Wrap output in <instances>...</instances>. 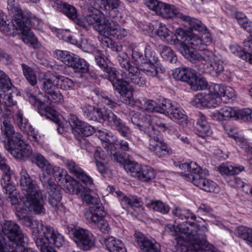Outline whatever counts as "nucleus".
Segmentation results:
<instances>
[{"mask_svg": "<svg viewBox=\"0 0 252 252\" xmlns=\"http://www.w3.org/2000/svg\"><path fill=\"white\" fill-rule=\"evenodd\" d=\"M172 214L176 219L175 221L178 225L175 227L171 224L165 226V231L172 232V231L181 232L179 239L188 242L187 249L191 252H203L204 250L214 251V248L209 243L204 233L208 229L205 226L199 228L198 226L193 222H187L186 220L190 218L195 220L196 216L189 210L181 209L176 207L172 210Z\"/></svg>", "mask_w": 252, "mask_h": 252, "instance_id": "obj_1", "label": "nucleus"}, {"mask_svg": "<svg viewBox=\"0 0 252 252\" xmlns=\"http://www.w3.org/2000/svg\"><path fill=\"white\" fill-rule=\"evenodd\" d=\"M132 122L144 131L149 137V149L159 158L168 156L172 153L171 149L162 140L160 132L168 128L164 120L154 115L134 114Z\"/></svg>", "mask_w": 252, "mask_h": 252, "instance_id": "obj_2", "label": "nucleus"}, {"mask_svg": "<svg viewBox=\"0 0 252 252\" xmlns=\"http://www.w3.org/2000/svg\"><path fill=\"white\" fill-rule=\"evenodd\" d=\"M2 231L9 240L8 243L0 244V251L2 252H36L23 246L27 238L22 232L19 225L12 220H5L2 224Z\"/></svg>", "mask_w": 252, "mask_h": 252, "instance_id": "obj_3", "label": "nucleus"}, {"mask_svg": "<svg viewBox=\"0 0 252 252\" xmlns=\"http://www.w3.org/2000/svg\"><path fill=\"white\" fill-rule=\"evenodd\" d=\"M25 93L30 102L33 105H36L39 113L47 118L52 119L55 115V111L48 105L51 102L60 103L63 99V96L58 89L47 93L45 95L41 93L37 95L33 89L27 88Z\"/></svg>", "mask_w": 252, "mask_h": 252, "instance_id": "obj_4", "label": "nucleus"}, {"mask_svg": "<svg viewBox=\"0 0 252 252\" xmlns=\"http://www.w3.org/2000/svg\"><path fill=\"white\" fill-rule=\"evenodd\" d=\"M177 33L178 34L177 39L180 40L178 48L182 54L188 60L185 53L190 56L192 53H198L205 50V46L211 43L212 39L208 34L204 35V41L202 38L197 35H192L189 33L185 31L182 29H177Z\"/></svg>", "mask_w": 252, "mask_h": 252, "instance_id": "obj_5", "label": "nucleus"}, {"mask_svg": "<svg viewBox=\"0 0 252 252\" xmlns=\"http://www.w3.org/2000/svg\"><path fill=\"white\" fill-rule=\"evenodd\" d=\"M41 169L43 173L39 175V180L49 194V203L55 211H58L62 207L60 203L62 199V190L61 188L55 184L52 177L55 173V167L49 162Z\"/></svg>", "mask_w": 252, "mask_h": 252, "instance_id": "obj_6", "label": "nucleus"}, {"mask_svg": "<svg viewBox=\"0 0 252 252\" xmlns=\"http://www.w3.org/2000/svg\"><path fill=\"white\" fill-rule=\"evenodd\" d=\"M191 56L185 53L191 62L198 61L206 65L207 72L214 76H218L223 71V62L221 57L211 51H203L192 53Z\"/></svg>", "mask_w": 252, "mask_h": 252, "instance_id": "obj_7", "label": "nucleus"}, {"mask_svg": "<svg viewBox=\"0 0 252 252\" xmlns=\"http://www.w3.org/2000/svg\"><path fill=\"white\" fill-rule=\"evenodd\" d=\"M104 74L102 76L108 80L112 84L113 87L115 90L118 92L120 95L127 99H130L131 96V86L127 82V81L124 80L122 76V78H119V72L114 67L110 66H106L102 70ZM126 101V103H127Z\"/></svg>", "mask_w": 252, "mask_h": 252, "instance_id": "obj_8", "label": "nucleus"}, {"mask_svg": "<svg viewBox=\"0 0 252 252\" xmlns=\"http://www.w3.org/2000/svg\"><path fill=\"white\" fill-rule=\"evenodd\" d=\"M117 60L124 71L121 76L124 79H127L139 87L146 85V78L141 74L137 66H134L131 64L125 53L118 55Z\"/></svg>", "mask_w": 252, "mask_h": 252, "instance_id": "obj_9", "label": "nucleus"}, {"mask_svg": "<svg viewBox=\"0 0 252 252\" xmlns=\"http://www.w3.org/2000/svg\"><path fill=\"white\" fill-rule=\"evenodd\" d=\"M55 57L65 65L72 68L75 72L86 73L89 70V64L83 59L67 51L57 50L54 51Z\"/></svg>", "mask_w": 252, "mask_h": 252, "instance_id": "obj_10", "label": "nucleus"}, {"mask_svg": "<svg viewBox=\"0 0 252 252\" xmlns=\"http://www.w3.org/2000/svg\"><path fill=\"white\" fill-rule=\"evenodd\" d=\"M20 185L24 194L22 197H30L32 200L44 201V195L42 191L38 189L35 182L32 181L27 170L24 169L20 172Z\"/></svg>", "mask_w": 252, "mask_h": 252, "instance_id": "obj_11", "label": "nucleus"}, {"mask_svg": "<svg viewBox=\"0 0 252 252\" xmlns=\"http://www.w3.org/2000/svg\"><path fill=\"white\" fill-rule=\"evenodd\" d=\"M72 239L77 247L83 251H90L94 247L95 239L90 230L81 227H75L71 230Z\"/></svg>", "mask_w": 252, "mask_h": 252, "instance_id": "obj_12", "label": "nucleus"}, {"mask_svg": "<svg viewBox=\"0 0 252 252\" xmlns=\"http://www.w3.org/2000/svg\"><path fill=\"white\" fill-rule=\"evenodd\" d=\"M21 223L27 227L32 229V236L35 243L38 248L40 249L41 252H56L54 249L47 245L44 238H42L41 232L40 231V225L43 224L37 220H33L32 218L28 216L23 217L20 220Z\"/></svg>", "mask_w": 252, "mask_h": 252, "instance_id": "obj_13", "label": "nucleus"}, {"mask_svg": "<svg viewBox=\"0 0 252 252\" xmlns=\"http://www.w3.org/2000/svg\"><path fill=\"white\" fill-rule=\"evenodd\" d=\"M21 200L23 206L18 204L13 207L15 210L16 216L19 220L27 216V212H33L35 214L45 213L44 201L32 200L30 197H22Z\"/></svg>", "mask_w": 252, "mask_h": 252, "instance_id": "obj_14", "label": "nucleus"}, {"mask_svg": "<svg viewBox=\"0 0 252 252\" xmlns=\"http://www.w3.org/2000/svg\"><path fill=\"white\" fill-rule=\"evenodd\" d=\"M17 135L16 139L8 141L5 148L14 158L25 160L31 155L32 150L31 146L21 139L22 135Z\"/></svg>", "mask_w": 252, "mask_h": 252, "instance_id": "obj_15", "label": "nucleus"}, {"mask_svg": "<svg viewBox=\"0 0 252 252\" xmlns=\"http://www.w3.org/2000/svg\"><path fill=\"white\" fill-rule=\"evenodd\" d=\"M145 3L149 9L165 19L174 17L180 18L182 13L173 5L167 4L158 0H145Z\"/></svg>", "mask_w": 252, "mask_h": 252, "instance_id": "obj_16", "label": "nucleus"}, {"mask_svg": "<svg viewBox=\"0 0 252 252\" xmlns=\"http://www.w3.org/2000/svg\"><path fill=\"white\" fill-rule=\"evenodd\" d=\"M125 168L132 177L143 182H148L156 176V172L152 167L139 164L134 161L128 160L125 165Z\"/></svg>", "mask_w": 252, "mask_h": 252, "instance_id": "obj_17", "label": "nucleus"}, {"mask_svg": "<svg viewBox=\"0 0 252 252\" xmlns=\"http://www.w3.org/2000/svg\"><path fill=\"white\" fill-rule=\"evenodd\" d=\"M219 84H212L207 93H199L196 95L194 101L197 104L208 108L216 107L220 102L219 94Z\"/></svg>", "mask_w": 252, "mask_h": 252, "instance_id": "obj_18", "label": "nucleus"}, {"mask_svg": "<svg viewBox=\"0 0 252 252\" xmlns=\"http://www.w3.org/2000/svg\"><path fill=\"white\" fill-rule=\"evenodd\" d=\"M70 184L72 186V188L69 189V192L72 193L80 194L83 202L93 205L91 207L90 212L87 214H93L94 210L97 209V207H100L99 204H102L97 196L92 195L90 189L85 188L77 181H72Z\"/></svg>", "mask_w": 252, "mask_h": 252, "instance_id": "obj_19", "label": "nucleus"}, {"mask_svg": "<svg viewBox=\"0 0 252 252\" xmlns=\"http://www.w3.org/2000/svg\"><path fill=\"white\" fill-rule=\"evenodd\" d=\"M99 27L100 34L105 37H111L118 39H122L128 33L127 31L121 27L116 21L113 20L108 21L104 26Z\"/></svg>", "mask_w": 252, "mask_h": 252, "instance_id": "obj_20", "label": "nucleus"}, {"mask_svg": "<svg viewBox=\"0 0 252 252\" xmlns=\"http://www.w3.org/2000/svg\"><path fill=\"white\" fill-rule=\"evenodd\" d=\"M93 212V214H86L85 217L88 221L97 226V228L103 233H108L110 228L106 220L103 219L106 213L102 204H99Z\"/></svg>", "mask_w": 252, "mask_h": 252, "instance_id": "obj_21", "label": "nucleus"}, {"mask_svg": "<svg viewBox=\"0 0 252 252\" xmlns=\"http://www.w3.org/2000/svg\"><path fill=\"white\" fill-rule=\"evenodd\" d=\"M206 174V172L201 168L199 172L193 175V177L191 178L192 179L190 182H192L194 185L206 191L218 192L219 188L217 184L207 178L205 176Z\"/></svg>", "mask_w": 252, "mask_h": 252, "instance_id": "obj_22", "label": "nucleus"}, {"mask_svg": "<svg viewBox=\"0 0 252 252\" xmlns=\"http://www.w3.org/2000/svg\"><path fill=\"white\" fill-rule=\"evenodd\" d=\"M41 231L42 232V237L44 236V241H47L51 245L60 248L64 243L63 236L55 230L52 227L48 225L41 224ZM47 243L46 241H45ZM47 245L49 246L48 244Z\"/></svg>", "mask_w": 252, "mask_h": 252, "instance_id": "obj_23", "label": "nucleus"}, {"mask_svg": "<svg viewBox=\"0 0 252 252\" xmlns=\"http://www.w3.org/2000/svg\"><path fill=\"white\" fill-rule=\"evenodd\" d=\"M105 121H107L111 127L118 131L124 137H127L130 135L129 128L123 123L122 120L111 110H107L105 113Z\"/></svg>", "mask_w": 252, "mask_h": 252, "instance_id": "obj_24", "label": "nucleus"}, {"mask_svg": "<svg viewBox=\"0 0 252 252\" xmlns=\"http://www.w3.org/2000/svg\"><path fill=\"white\" fill-rule=\"evenodd\" d=\"M132 58L135 64L142 63H158V59L155 52L151 50L149 45H146L145 48V53L143 55L136 50H133Z\"/></svg>", "mask_w": 252, "mask_h": 252, "instance_id": "obj_25", "label": "nucleus"}, {"mask_svg": "<svg viewBox=\"0 0 252 252\" xmlns=\"http://www.w3.org/2000/svg\"><path fill=\"white\" fill-rule=\"evenodd\" d=\"M84 116L89 121L102 123L105 121V113L107 110L98 108L89 104L81 106Z\"/></svg>", "mask_w": 252, "mask_h": 252, "instance_id": "obj_26", "label": "nucleus"}, {"mask_svg": "<svg viewBox=\"0 0 252 252\" xmlns=\"http://www.w3.org/2000/svg\"><path fill=\"white\" fill-rule=\"evenodd\" d=\"M134 237L142 252H160V245L148 239L142 232L136 231Z\"/></svg>", "mask_w": 252, "mask_h": 252, "instance_id": "obj_27", "label": "nucleus"}, {"mask_svg": "<svg viewBox=\"0 0 252 252\" xmlns=\"http://www.w3.org/2000/svg\"><path fill=\"white\" fill-rule=\"evenodd\" d=\"M85 20L88 25H94V27L100 34V31L99 30V27H104V25L108 23L109 20L106 18L101 17V13L98 9L96 8H89L88 10Z\"/></svg>", "mask_w": 252, "mask_h": 252, "instance_id": "obj_28", "label": "nucleus"}, {"mask_svg": "<svg viewBox=\"0 0 252 252\" xmlns=\"http://www.w3.org/2000/svg\"><path fill=\"white\" fill-rule=\"evenodd\" d=\"M57 75L51 72H47L40 79L41 89L46 94L56 89H58Z\"/></svg>", "mask_w": 252, "mask_h": 252, "instance_id": "obj_29", "label": "nucleus"}, {"mask_svg": "<svg viewBox=\"0 0 252 252\" xmlns=\"http://www.w3.org/2000/svg\"><path fill=\"white\" fill-rule=\"evenodd\" d=\"M65 165L70 172L73 174L84 184L87 186H91L93 184L92 178L88 175L74 161L66 160Z\"/></svg>", "mask_w": 252, "mask_h": 252, "instance_id": "obj_30", "label": "nucleus"}, {"mask_svg": "<svg viewBox=\"0 0 252 252\" xmlns=\"http://www.w3.org/2000/svg\"><path fill=\"white\" fill-rule=\"evenodd\" d=\"M102 146L107 151V155L111 157L112 160L120 164L127 162L123 154L117 151V148L115 145L110 142V140L107 138H105V140H103Z\"/></svg>", "mask_w": 252, "mask_h": 252, "instance_id": "obj_31", "label": "nucleus"}, {"mask_svg": "<svg viewBox=\"0 0 252 252\" xmlns=\"http://www.w3.org/2000/svg\"><path fill=\"white\" fill-rule=\"evenodd\" d=\"M12 20L5 21V23H3L1 27H0V30L8 35H13L16 30H21L22 26L24 25V18H28L27 16H22L18 17V20L16 21L14 20V16H10Z\"/></svg>", "mask_w": 252, "mask_h": 252, "instance_id": "obj_32", "label": "nucleus"}, {"mask_svg": "<svg viewBox=\"0 0 252 252\" xmlns=\"http://www.w3.org/2000/svg\"><path fill=\"white\" fill-rule=\"evenodd\" d=\"M99 241L109 252H126L122 241L113 237H102Z\"/></svg>", "mask_w": 252, "mask_h": 252, "instance_id": "obj_33", "label": "nucleus"}, {"mask_svg": "<svg viewBox=\"0 0 252 252\" xmlns=\"http://www.w3.org/2000/svg\"><path fill=\"white\" fill-rule=\"evenodd\" d=\"M156 33L161 39L170 44H173L178 46L180 40H178V34L177 33V30L175 34H173L164 25L159 24L158 29L156 30Z\"/></svg>", "mask_w": 252, "mask_h": 252, "instance_id": "obj_34", "label": "nucleus"}, {"mask_svg": "<svg viewBox=\"0 0 252 252\" xmlns=\"http://www.w3.org/2000/svg\"><path fill=\"white\" fill-rule=\"evenodd\" d=\"M24 25L20 30L22 39L26 44L34 45L36 43L37 39L31 30L32 27V22L28 17L24 18Z\"/></svg>", "mask_w": 252, "mask_h": 252, "instance_id": "obj_35", "label": "nucleus"}, {"mask_svg": "<svg viewBox=\"0 0 252 252\" xmlns=\"http://www.w3.org/2000/svg\"><path fill=\"white\" fill-rule=\"evenodd\" d=\"M195 73L191 69L188 67H179L173 70L172 76L176 80L186 82L189 84L193 79Z\"/></svg>", "mask_w": 252, "mask_h": 252, "instance_id": "obj_36", "label": "nucleus"}, {"mask_svg": "<svg viewBox=\"0 0 252 252\" xmlns=\"http://www.w3.org/2000/svg\"><path fill=\"white\" fill-rule=\"evenodd\" d=\"M106 156L104 151L100 147H97L94 153V158L98 171L103 175L109 170V166L106 161Z\"/></svg>", "mask_w": 252, "mask_h": 252, "instance_id": "obj_37", "label": "nucleus"}, {"mask_svg": "<svg viewBox=\"0 0 252 252\" xmlns=\"http://www.w3.org/2000/svg\"><path fill=\"white\" fill-rule=\"evenodd\" d=\"M179 168L183 171L180 174L186 180L190 181L193 177V175L196 174L200 171L201 168L198 166L195 162H190V163L185 162L179 164Z\"/></svg>", "mask_w": 252, "mask_h": 252, "instance_id": "obj_38", "label": "nucleus"}, {"mask_svg": "<svg viewBox=\"0 0 252 252\" xmlns=\"http://www.w3.org/2000/svg\"><path fill=\"white\" fill-rule=\"evenodd\" d=\"M101 4L104 8L106 16L115 18L119 14L118 8L120 5L119 0H100Z\"/></svg>", "mask_w": 252, "mask_h": 252, "instance_id": "obj_39", "label": "nucleus"}, {"mask_svg": "<svg viewBox=\"0 0 252 252\" xmlns=\"http://www.w3.org/2000/svg\"><path fill=\"white\" fill-rule=\"evenodd\" d=\"M58 8L64 14L66 15L69 18L71 19L75 23L78 25H82L78 18L77 10L72 5L67 3L61 2L58 4Z\"/></svg>", "mask_w": 252, "mask_h": 252, "instance_id": "obj_40", "label": "nucleus"}, {"mask_svg": "<svg viewBox=\"0 0 252 252\" xmlns=\"http://www.w3.org/2000/svg\"><path fill=\"white\" fill-rule=\"evenodd\" d=\"M199 118L196 124V130L197 134L200 137L209 136L212 133L210 126L206 120L204 115L199 114Z\"/></svg>", "mask_w": 252, "mask_h": 252, "instance_id": "obj_41", "label": "nucleus"}, {"mask_svg": "<svg viewBox=\"0 0 252 252\" xmlns=\"http://www.w3.org/2000/svg\"><path fill=\"white\" fill-rule=\"evenodd\" d=\"M7 9L10 16H14V20H18V17L27 16L24 14L19 4L18 0H7Z\"/></svg>", "mask_w": 252, "mask_h": 252, "instance_id": "obj_42", "label": "nucleus"}, {"mask_svg": "<svg viewBox=\"0 0 252 252\" xmlns=\"http://www.w3.org/2000/svg\"><path fill=\"white\" fill-rule=\"evenodd\" d=\"M171 119L177 121L180 125L187 124L186 115L185 111L180 107L174 104L170 112L168 115Z\"/></svg>", "mask_w": 252, "mask_h": 252, "instance_id": "obj_43", "label": "nucleus"}, {"mask_svg": "<svg viewBox=\"0 0 252 252\" xmlns=\"http://www.w3.org/2000/svg\"><path fill=\"white\" fill-rule=\"evenodd\" d=\"M13 118L15 123L24 133H28L33 130L32 127L29 124L28 121L23 117V114L21 112L16 113Z\"/></svg>", "mask_w": 252, "mask_h": 252, "instance_id": "obj_44", "label": "nucleus"}, {"mask_svg": "<svg viewBox=\"0 0 252 252\" xmlns=\"http://www.w3.org/2000/svg\"><path fill=\"white\" fill-rule=\"evenodd\" d=\"M235 115L236 110L227 106L223 107L213 114L214 117L219 121L227 120L230 118H235Z\"/></svg>", "mask_w": 252, "mask_h": 252, "instance_id": "obj_45", "label": "nucleus"}, {"mask_svg": "<svg viewBox=\"0 0 252 252\" xmlns=\"http://www.w3.org/2000/svg\"><path fill=\"white\" fill-rule=\"evenodd\" d=\"M146 206L153 211L159 212L162 214H167L170 210V207L167 204L160 200H150L147 203Z\"/></svg>", "mask_w": 252, "mask_h": 252, "instance_id": "obj_46", "label": "nucleus"}, {"mask_svg": "<svg viewBox=\"0 0 252 252\" xmlns=\"http://www.w3.org/2000/svg\"><path fill=\"white\" fill-rule=\"evenodd\" d=\"M138 68L144 72L146 75L154 77L158 76L157 66L158 63H142L141 64H135Z\"/></svg>", "mask_w": 252, "mask_h": 252, "instance_id": "obj_47", "label": "nucleus"}, {"mask_svg": "<svg viewBox=\"0 0 252 252\" xmlns=\"http://www.w3.org/2000/svg\"><path fill=\"white\" fill-rule=\"evenodd\" d=\"M243 166H234L228 164H221L218 168L219 172L222 175L233 176L244 170Z\"/></svg>", "mask_w": 252, "mask_h": 252, "instance_id": "obj_48", "label": "nucleus"}, {"mask_svg": "<svg viewBox=\"0 0 252 252\" xmlns=\"http://www.w3.org/2000/svg\"><path fill=\"white\" fill-rule=\"evenodd\" d=\"M1 134L8 138V141L12 139H16L18 133H15L14 127L11 122H3L1 123Z\"/></svg>", "mask_w": 252, "mask_h": 252, "instance_id": "obj_49", "label": "nucleus"}, {"mask_svg": "<svg viewBox=\"0 0 252 252\" xmlns=\"http://www.w3.org/2000/svg\"><path fill=\"white\" fill-rule=\"evenodd\" d=\"M159 48L160 50V54L164 59L169 61L171 63H175L177 62V57L170 47L160 45Z\"/></svg>", "mask_w": 252, "mask_h": 252, "instance_id": "obj_50", "label": "nucleus"}, {"mask_svg": "<svg viewBox=\"0 0 252 252\" xmlns=\"http://www.w3.org/2000/svg\"><path fill=\"white\" fill-rule=\"evenodd\" d=\"M55 173H54L53 175L54 178L58 180L59 182H63V181L64 180L66 184V186L68 188V183L70 188H72V186H71L70 184L72 181L74 180H70V181H68V179L70 178V177L69 175H67L66 170L58 166H55Z\"/></svg>", "mask_w": 252, "mask_h": 252, "instance_id": "obj_51", "label": "nucleus"}, {"mask_svg": "<svg viewBox=\"0 0 252 252\" xmlns=\"http://www.w3.org/2000/svg\"><path fill=\"white\" fill-rule=\"evenodd\" d=\"M189 85L192 90L199 91L206 89L208 86V83L204 78L197 77L195 74L193 79Z\"/></svg>", "mask_w": 252, "mask_h": 252, "instance_id": "obj_52", "label": "nucleus"}, {"mask_svg": "<svg viewBox=\"0 0 252 252\" xmlns=\"http://www.w3.org/2000/svg\"><path fill=\"white\" fill-rule=\"evenodd\" d=\"M23 74L28 82L32 86L37 83L36 76L32 69L27 65L22 63L21 64Z\"/></svg>", "mask_w": 252, "mask_h": 252, "instance_id": "obj_53", "label": "nucleus"}, {"mask_svg": "<svg viewBox=\"0 0 252 252\" xmlns=\"http://www.w3.org/2000/svg\"><path fill=\"white\" fill-rule=\"evenodd\" d=\"M59 79L58 81V87L64 90H70L73 89L75 84L70 78L60 75H57Z\"/></svg>", "mask_w": 252, "mask_h": 252, "instance_id": "obj_54", "label": "nucleus"}, {"mask_svg": "<svg viewBox=\"0 0 252 252\" xmlns=\"http://www.w3.org/2000/svg\"><path fill=\"white\" fill-rule=\"evenodd\" d=\"M236 233L239 237L247 240L252 247V229L241 226L238 227Z\"/></svg>", "mask_w": 252, "mask_h": 252, "instance_id": "obj_55", "label": "nucleus"}, {"mask_svg": "<svg viewBox=\"0 0 252 252\" xmlns=\"http://www.w3.org/2000/svg\"><path fill=\"white\" fill-rule=\"evenodd\" d=\"M13 87L9 77L1 70H0V91H9Z\"/></svg>", "mask_w": 252, "mask_h": 252, "instance_id": "obj_56", "label": "nucleus"}, {"mask_svg": "<svg viewBox=\"0 0 252 252\" xmlns=\"http://www.w3.org/2000/svg\"><path fill=\"white\" fill-rule=\"evenodd\" d=\"M131 96L130 99H129L128 100H127V101H129V102H127V103H126V101H127V99H126L125 98H124L122 97V95H120V98L122 99V101L124 103H125L127 105H135L136 106L138 107L140 109L145 111V98H143L141 100L140 99H137L136 100H134L133 97V88L131 87Z\"/></svg>", "mask_w": 252, "mask_h": 252, "instance_id": "obj_57", "label": "nucleus"}, {"mask_svg": "<svg viewBox=\"0 0 252 252\" xmlns=\"http://www.w3.org/2000/svg\"><path fill=\"white\" fill-rule=\"evenodd\" d=\"M0 91L3 94V97L0 98L3 99V102L7 106L10 107L16 104L17 96L16 92H9V91H2V90Z\"/></svg>", "mask_w": 252, "mask_h": 252, "instance_id": "obj_58", "label": "nucleus"}, {"mask_svg": "<svg viewBox=\"0 0 252 252\" xmlns=\"http://www.w3.org/2000/svg\"><path fill=\"white\" fill-rule=\"evenodd\" d=\"M219 88L220 91L218 93L220 98L223 97L225 98V99L228 100L230 99L235 97V92L232 88L228 86H222L220 84H219Z\"/></svg>", "mask_w": 252, "mask_h": 252, "instance_id": "obj_59", "label": "nucleus"}, {"mask_svg": "<svg viewBox=\"0 0 252 252\" xmlns=\"http://www.w3.org/2000/svg\"><path fill=\"white\" fill-rule=\"evenodd\" d=\"M75 131L79 134L89 136L94 132V129L92 126L82 122Z\"/></svg>", "mask_w": 252, "mask_h": 252, "instance_id": "obj_60", "label": "nucleus"}, {"mask_svg": "<svg viewBox=\"0 0 252 252\" xmlns=\"http://www.w3.org/2000/svg\"><path fill=\"white\" fill-rule=\"evenodd\" d=\"M175 103H172L170 100H163L158 102V113L168 115Z\"/></svg>", "mask_w": 252, "mask_h": 252, "instance_id": "obj_61", "label": "nucleus"}, {"mask_svg": "<svg viewBox=\"0 0 252 252\" xmlns=\"http://www.w3.org/2000/svg\"><path fill=\"white\" fill-rule=\"evenodd\" d=\"M32 160L40 169L43 168L49 162L39 153H35L32 155Z\"/></svg>", "mask_w": 252, "mask_h": 252, "instance_id": "obj_62", "label": "nucleus"}, {"mask_svg": "<svg viewBox=\"0 0 252 252\" xmlns=\"http://www.w3.org/2000/svg\"><path fill=\"white\" fill-rule=\"evenodd\" d=\"M102 43L104 46L110 48L113 51L118 52L121 50V47L109 37H106L104 39H103Z\"/></svg>", "mask_w": 252, "mask_h": 252, "instance_id": "obj_63", "label": "nucleus"}, {"mask_svg": "<svg viewBox=\"0 0 252 252\" xmlns=\"http://www.w3.org/2000/svg\"><path fill=\"white\" fill-rule=\"evenodd\" d=\"M243 51L248 58L252 56V35L248 37L243 42Z\"/></svg>", "mask_w": 252, "mask_h": 252, "instance_id": "obj_64", "label": "nucleus"}]
</instances>
